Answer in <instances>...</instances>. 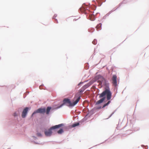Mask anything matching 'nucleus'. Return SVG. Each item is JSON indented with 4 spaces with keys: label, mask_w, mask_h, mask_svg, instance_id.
Wrapping results in <instances>:
<instances>
[{
    "label": "nucleus",
    "mask_w": 149,
    "mask_h": 149,
    "mask_svg": "<svg viewBox=\"0 0 149 149\" xmlns=\"http://www.w3.org/2000/svg\"><path fill=\"white\" fill-rule=\"evenodd\" d=\"M80 99V96L79 94H76L72 100L71 102L70 100L68 98H65L63 100V103L60 105L59 107H61L64 104L69 107H73L79 101Z\"/></svg>",
    "instance_id": "nucleus-1"
},
{
    "label": "nucleus",
    "mask_w": 149,
    "mask_h": 149,
    "mask_svg": "<svg viewBox=\"0 0 149 149\" xmlns=\"http://www.w3.org/2000/svg\"><path fill=\"white\" fill-rule=\"evenodd\" d=\"M106 95L107 96V99L108 100H109L111 99V93L109 88L106 89L102 93L99 94V98L102 97V98L97 101L96 104H98L102 103L105 100Z\"/></svg>",
    "instance_id": "nucleus-2"
},
{
    "label": "nucleus",
    "mask_w": 149,
    "mask_h": 149,
    "mask_svg": "<svg viewBox=\"0 0 149 149\" xmlns=\"http://www.w3.org/2000/svg\"><path fill=\"white\" fill-rule=\"evenodd\" d=\"M95 81H97V82L99 83V85L100 86L101 88L103 86H105L106 84V81L104 77L100 75H98L95 77Z\"/></svg>",
    "instance_id": "nucleus-3"
},
{
    "label": "nucleus",
    "mask_w": 149,
    "mask_h": 149,
    "mask_svg": "<svg viewBox=\"0 0 149 149\" xmlns=\"http://www.w3.org/2000/svg\"><path fill=\"white\" fill-rule=\"evenodd\" d=\"M64 125V124H63L61 123L58 125L52 126L50 127V128L47 131H45V134L46 136H51L52 134V130L59 128L63 126Z\"/></svg>",
    "instance_id": "nucleus-4"
},
{
    "label": "nucleus",
    "mask_w": 149,
    "mask_h": 149,
    "mask_svg": "<svg viewBox=\"0 0 149 149\" xmlns=\"http://www.w3.org/2000/svg\"><path fill=\"white\" fill-rule=\"evenodd\" d=\"M46 109L45 108H40L38 109L36 111H34L33 113L32 114V116H33L34 114L38 113H44L45 112Z\"/></svg>",
    "instance_id": "nucleus-5"
},
{
    "label": "nucleus",
    "mask_w": 149,
    "mask_h": 149,
    "mask_svg": "<svg viewBox=\"0 0 149 149\" xmlns=\"http://www.w3.org/2000/svg\"><path fill=\"white\" fill-rule=\"evenodd\" d=\"M28 109L29 108L28 107H26L24 109L22 115V118H24L26 116Z\"/></svg>",
    "instance_id": "nucleus-6"
},
{
    "label": "nucleus",
    "mask_w": 149,
    "mask_h": 149,
    "mask_svg": "<svg viewBox=\"0 0 149 149\" xmlns=\"http://www.w3.org/2000/svg\"><path fill=\"white\" fill-rule=\"evenodd\" d=\"M117 76L116 75H113L112 77V80L113 84L115 86H117Z\"/></svg>",
    "instance_id": "nucleus-7"
},
{
    "label": "nucleus",
    "mask_w": 149,
    "mask_h": 149,
    "mask_svg": "<svg viewBox=\"0 0 149 149\" xmlns=\"http://www.w3.org/2000/svg\"><path fill=\"white\" fill-rule=\"evenodd\" d=\"M91 85V84H90V83L87 84L85 85L82 87V89H83L84 90H85L87 88L89 87Z\"/></svg>",
    "instance_id": "nucleus-8"
},
{
    "label": "nucleus",
    "mask_w": 149,
    "mask_h": 149,
    "mask_svg": "<svg viewBox=\"0 0 149 149\" xmlns=\"http://www.w3.org/2000/svg\"><path fill=\"white\" fill-rule=\"evenodd\" d=\"M102 26V24L100 23L97 24L96 26V28L97 31H99L101 29Z\"/></svg>",
    "instance_id": "nucleus-9"
},
{
    "label": "nucleus",
    "mask_w": 149,
    "mask_h": 149,
    "mask_svg": "<svg viewBox=\"0 0 149 149\" xmlns=\"http://www.w3.org/2000/svg\"><path fill=\"white\" fill-rule=\"evenodd\" d=\"M51 109V107H47L46 109V113L47 114H48L49 113V112L50 111V110Z\"/></svg>",
    "instance_id": "nucleus-10"
},
{
    "label": "nucleus",
    "mask_w": 149,
    "mask_h": 149,
    "mask_svg": "<svg viewBox=\"0 0 149 149\" xmlns=\"http://www.w3.org/2000/svg\"><path fill=\"white\" fill-rule=\"evenodd\" d=\"M94 16L93 15H91L89 16V19L92 21L94 20L95 19L94 18Z\"/></svg>",
    "instance_id": "nucleus-11"
},
{
    "label": "nucleus",
    "mask_w": 149,
    "mask_h": 149,
    "mask_svg": "<svg viewBox=\"0 0 149 149\" xmlns=\"http://www.w3.org/2000/svg\"><path fill=\"white\" fill-rule=\"evenodd\" d=\"M63 132V131L62 129H60L59 130L57 131V133L59 134H61Z\"/></svg>",
    "instance_id": "nucleus-12"
},
{
    "label": "nucleus",
    "mask_w": 149,
    "mask_h": 149,
    "mask_svg": "<svg viewBox=\"0 0 149 149\" xmlns=\"http://www.w3.org/2000/svg\"><path fill=\"white\" fill-rule=\"evenodd\" d=\"M79 125V123H74V124H73V125H72V127H74L76 126H78Z\"/></svg>",
    "instance_id": "nucleus-13"
},
{
    "label": "nucleus",
    "mask_w": 149,
    "mask_h": 149,
    "mask_svg": "<svg viewBox=\"0 0 149 149\" xmlns=\"http://www.w3.org/2000/svg\"><path fill=\"white\" fill-rule=\"evenodd\" d=\"M84 90L83 89H82V88L81 89L79 90V93H77L76 94H79L80 96H81L80 94L82 93L84 91Z\"/></svg>",
    "instance_id": "nucleus-14"
},
{
    "label": "nucleus",
    "mask_w": 149,
    "mask_h": 149,
    "mask_svg": "<svg viewBox=\"0 0 149 149\" xmlns=\"http://www.w3.org/2000/svg\"><path fill=\"white\" fill-rule=\"evenodd\" d=\"M110 102H111L110 101H109L107 103L104 104L103 105V106L102 107V108H103L104 107H105L106 106H107L110 103Z\"/></svg>",
    "instance_id": "nucleus-15"
},
{
    "label": "nucleus",
    "mask_w": 149,
    "mask_h": 149,
    "mask_svg": "<svg viewBox=\"0 0 149 149\" xmlns=\"http://www.w3.org/2000/svg\"><path fill=\"white\" fill-rule=\"evenodd\" d=\"M37 135L38 136H41L42 135L40 133L38 132L37 134Z\"/></svg>",
    "instance_id": "nucleus-16"
},
{
    "label": "nucleus",
    "mask_w": 149,
    "mask_h": 149,
    "mask_svg": "<svg viewBox=\"0 0 149 149\" xmlns=\"http://www.w3.org/2000/svg\"><path fill=\"white\" fill-rule=\"evenodd\" d=\"M13 115H14V116H17V114L16 113H14Z\"/></svg>",
    "instance_id": "nucleus-17"
},
{
    "label": "nucleus",
    "mask_w": 149,
    "mask_h": 149,
    "mask_svg": "<svg viewBox=\"0 0 149 149\" xmlns=\"http://www.w3.org/2000/svg\"><path fill=\"white\" fill-rule=\"evenodd\" d=\"M95 42V40H94V41H93L92 42H93V43H94V44H96V43H94V42Z\"/></svg>",
    "instance_id": "nucleus-18"
},
{
    "label": "nucleus",
    "mask_w": 149,
    "mask_h": 149,
    "mask_svg": "<svg viewBox=\"0 0 149 149\" xmlns=\"http://www.w3.org/2000/svg\"><path fill=\"white\" fill-rule=\"evenodd\" d=\"M82 83L81 82V83H80L79 84H81V83Z\"/></svg>",
    "instance_id": "nucleus-19"
}]
</instances>
